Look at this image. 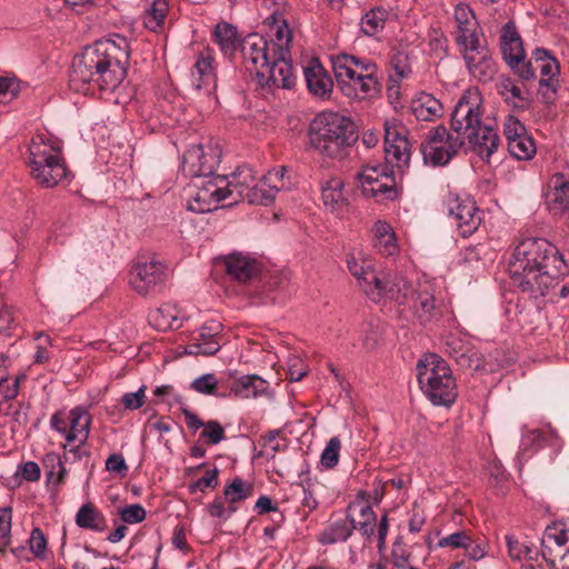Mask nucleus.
<instances>
[{
  "mask_svg": "<svg viewBox=\"0 0 569 569\" xmlns=\"http://www.w3.org/2000/svg\"><path fill=\"white\" fill-rule=\"evenodd\" d=\"M569 268L559 249L543 238H528L518 243L509 261V273L523 293L537 300L556 301L569 296Z\"/></svg>",
  "mask_w": 569,
  "mask_h": 569,
  "instance_id": "nucleus-1",
  "label": "nucleus"
},
{
  "mask_svg": "<svg viewBox=\"0 0 569 569\" xmlns=\"http://www.w3.org/2000/svg\"><path fill=\"white\" fill-rule=\"evenodd\" d=\"M129 57V42L120 34L84 47L72 60L70 87L91 96L114 92L127 76Z\"/></svg>",
  "mask_w": 569,
  "mask_h": 569,
  "instance_id": "nucleus-2",
  "label": "nucleus"
},
{
  "mask_svg": "<svg viewBox=\"0 0 569 569\" xmlns=\"http://www.w3.org/2000/svg\"><path fill=\"white\" fill-rule=\"evenodd\" d=\"M450 127L463 141L468 140L472 150L487 161L499 147L497 131L482 123V97L477 89L469 88L459 98L451 113Z\"/></svg>",
  "mask_w": 569,
  "mask_h": 569,
  "instance_id": "nucleus-3",
  "label": "nucleus"
},
{
  "mask_svg": "<svg viewBox=\"0 0 569 569\" xmlns=\"http://www.w3.org/2000/svg\"><path fill=\"white\" fill-rule=\"evenodd\" d=\"M256 176L248 166L238 167L230 176H216L196 183L197 191L189 201L188 208L194 212H210L220 207V203L232 206L247 200L251 193V186ZM224 207V204H222Z\"/></svg>",
  "mask_w": 569,
  "mask_h": 569,
  "instance_id": "nucleus-4",
  "label": "nucleus"
},
{
  "mask_svg": "<svg viewBox=\"0 0 569 569\" xmlns=\"http://www.w3.org/2000/svg\"><path fill=\"white\" fill-rule=\"evenodd\" d=\"M358 138L356 124L333 111L317 114L309 127L310 146L325 158L343 159Z\"/></svg>",
  "mask_w": 569,
  "mask_h": 569,
  "instance_id": "nucleus-5",
  "label": "nucleus"
},
{
  "mask_svg": "<svg viewBox=\"0 0 569 569\" xmlns=\"http://www.w3.org/2000/svg\"><path fill=\"white\" fill-rule=\"evenodd\" d=\"M331 62L337 86L345 97L362 100L379 93L378 67L372 61L340 53Z\"/></svg>",
  "mask_w": 569,
  "mask_h": 569,
  "instance_id": "nucleus-6",
  "label": "nucleus"
},
{
  "mask_svg": "<svg viewBox=\"0 0 569 569\" xmlns=\"http://www.w3.org/2000/svg\"><path fill=\"white\" fill-rule=\"evenodd\" d=\"M28 166L32 179L43 188H54L70 180V170L60 142L38 134L29 144Z\"/></svg>",
  "mask_w": 569,
  "mask_h": 569,
  "instance_id": "nucleus-7",
  "label": "nucleus"
},
{
  "mask_svg": "<svg viewBox=\"0 0 569 569\" xmlns=\"http://www.w3.org/2000/svg\"><path fill=\"white\" fill-rule=\"evenodd\" d=\"M420 389L435 406L450 407L458 389L452 371L445 359L436 353L425 355L417 363Z\"/></svg>",
  "mask_w": 569,
  "mask_h": 569,
  "instance_id": "nucleus-8",
  "label": "nucleus"
},
{
  "mask_svg": "<svg viewBox=\"0 0 569 569\" xmlns=\"http://www.w3.org/2000/svg\"><path fill=\"white\" fill-rule=\"evenodd\" d=\"M396 172L387 166H366L357 174L361 192L378 203L393 202L399 199L401 188L396 183Z\"/></svg>",
  "mask_w": 569,
  "mask_h": 569,
  "instance_id": "nucleus-9",
  "label": "nucleus"
},
{
  "mask_svg": "<svg viewBox=\"0 0 569 569\" xmlns=\"http://www.w3.org/2000/svg\"><path fill=\"white\" fill-rule=\"evenodd\" d=\"M465 144L463 139L448 132L445 126L430 129L420 150L423 161L433 167L447 164Z\"/></svg>",
  "mask_w": 569,
  "mask_h": 569,
  "instance_id": "nucleus-10",
  "label": "nucleus"
},
{
  "mask_svg": "<svg viewBox=\"0 0 569 569\" xmlns=\"http://www.w3.org/2000/svg\"><path fill=\"white\" fill-rule=\"evenodd\" d=\"M410 143L408 130L398 120L386 121L385 123V160L389 170L401 173L408 168L410 161Z\"/></svg>",
  "mask_w": 569,
  "mask_h": 569,
  "instance_id": "nucleus-11",
  "label": "nucleus"
},
{
  "mask_svg": "<svg viewBox=\"0 0 569 569\" xmlns=\"http://www.w3.org/2000/svg\"><path fill=\"white\" fill-rule=\"evenodd\" d=\"M221 151L212 142L191 146L182 157V170L187 176L212 178L220 162Z\"/></svg>",
  "mask_w": 569,
  "mask_h": 569,
  "instance_id": "nucleus-12",
  "label": "nucleus"
},
{
  "mask_svg": "<svg viewBox=\"0 0 569 569\" xmlns=\"http://www.w3.org/2000/svg\"><path fill=\"white\" fill-rule=\"evenodd\" d=\"M416 289L400 273H388L382 278L378 277L376 283L368 290V298L373 302H380L388 299L397 302L399 306L410 303V298Z\"/></svg>",
  "mask_w": 569,
  "mask_h": 569,
  "instance_id": "nucleus-13",
  "label": "nucleus"
},
{
  "mask_svg": "<svg viewBox=\"0 0 569 569\" xmlns=\"http://www.w3.org/2000/svg\"><path fill=\"white\" fill-rule=\"evenodd\" d=\"M410 302L415 318L425 327L439 322L447 311L446 305L435 297L432 284L429 282L419 283Z\"/></svg>",
  "mask_w": 569,
  "mask_h": 569,
  "instance_id": "nucleus-14",
  "label": "nucleus"
},
{
  "mask_svg": "<svg viewBox=\"0 0 569 569\" xmlns=\"http://www.w3.org/2000/svg\"><path fill=\"white\" fill-rule=\"evenodd\" d=\"M470 73L481 82L490 81L496 73V64L487 46L481 44L477 37L458 43Z\"/></svg>",
  "mask_w": 569,
  "mask_h": 569,
  "instance_id": "nucleus-15",
  "label": "nucleus"
},
{
  "mask_svg": "<svg viewBox=\"0 0 569 569\" xmlns=\"http://www.w3.org/2000/svg\"><path fill=\"white\" fill-rule=\"evenodd\" d=\"M241 51L246 69L257 79L264 77L273 59L269 41L258 33L248 34L242 41Z\"/></svg>",
  "mask_w": 569,
  "mask_h": 569,
  "instance_id": "nucleus-16",
  "label": "nucleus"
},
{
  "mask_svg": "<svg viewBox=\"0 0 569 569\" xmlns=\"http://www.w3.org/2000/svg\"><path fill=\"white\" fill-rule=\"evenodd\" d=\"M166 266L157 260L139 261L130 271V284L140 296H147L163 284L167 278Z\"/></svg>",
  "mask_w": 569,
  "mask_h": 569,
  "instance_id": "nucleus-17",
  "label": "nucleus"
},
{
  "mask_svg": "<svg viewBox=\"0 0 569 569\" xmlns=\"http://www.w3.org/2000/svg\"><path fill=\"white\" fill-rule=\"evenodd\" d=\"M503 134L509 153L518 160H529L537 151L533 139L528 134L525 124L515 116L509 114L503 122Z\"/></svg>",
  "mask_w": 569,
  "mask_h": 569,
  "instance_id": "nucleus-18",
  "label": "nucleus"
},
{
  "mask_svg": "<svg viewBox=\"0 0 569 569\" xmlns=\"http://www.w3.org/2000/svg\"><path fill=\"white\" fill-rule=\"evenodd\" d=\"M448 210L455 220L456 227L461 237L467 238L478 230L482 217L476 202L466 197L451 196L448 199Z\"/></svg>",
  "mask_w": 569,
  "mask_h": 569,
  "instance_id": "nucleus-19",
  "label": "nucleus"
},
{
  "mask_svg": "<svg viewBox=\"0 0 569 569\" xmlns=\"http://www.w3.org/2000/svg\"><path fill=\"white\" fill-rule=\"evenodd\" d=\"M532 63H536V69L540 72L539 92L545 102L551 103L559 84V63L557 59L543 48H537L532 52Z\"/></svg>",
  "mask_w": 569,
  "mask_h": 569,
  "instance_id": "nucleus-20",
  "label": "nucleus"
},
{
  "mask_svg": "<svg viewBox=\"0 0 569 569\" xmlns=\"http://www.w3.org/2000/svg\"><path fill=\"white\" fill-rule=\"evenodd\" d=\"M446 352L455 359L463 370H480L483 368V359L480 352L459 335H449L445 342Z\"/></svg>",
  "mask_w": 569,
  "mask_h": 569,
  "instance_id": "nucleus-21",
  "label": "nucleus"
},
{
  "mask_svg": "<svg viewBox=\"0 0 569 569\" xmlns=\"http://www.w3.org/2000/svg\"><path fill=\"white\" fill-rule=\"evenodd\" d=\"M222 325L219 321L206 322L196 337L186 346V353L192 356H213L221 348Z\"/></svg>",
  "mask_w": 569,
  "mask_h": 569,
  "instance_id": "nucleus-22",
  "label": "nucleus"
},
{
  "mask_svg": "<svg viewBox=\"0 0 569 569\" xmlns=\"http://www.w3.org/2000/svg\"><path fill=\"white\" fill-rule=\"evenodd\" d=\"M273 59L266 69V76L258 79L261 86H273L282 89H290L296 83L293 67L289 54H272Z\"/></svg>",
  "mask_w": 569,
  "mask_h": 569,
  "instance_id": "nucleus-23",
  "label": "nucleus"
},
{
  "mask_svg": "<svg viewBox=\"0 0 569 569\" xmlns=\"http://www.w3.org/2000/svg\"><path fill=\"white\" fill-rule=\"evenodd\" d=\"M569 530L563 525L548 526L541 539L542 559L551 569H558L556 561L561 551L568 548Z\"/></svg>",
  "mask_w": 569,
  "mask_h": 569,
  "instance_id": "nucleus-24",
  "label": "nucleus"
},
{
  "mask_svg": "<svg viewBox=\"0 0 569 569\" xmlns=\"http://www.w3.org/2000/svg\"><path fill=\"white\" fill-rule=\"evenodd\" d=\"M309 92L320 99H329L333 90V81L318 58H312L303 68Z\"/></svg>",
  "mask_w": 569,
  "mask_h": 569,
  "instance_id": "nucleus-25",
  "label": "nucleus"
},
{
  "mask_svg": "<svg viewBox=\"0 0 569 569\" xmlns=\"http://www.w3.org/2000/svg\"><path fill=\"white\" fill-rule=\"evenodd\" d=\"M224 267L228 276L240 282H247L258 272L256 259L233 252L224 258Z\"/></svg>",
  "mask_w": 569,
  "mask_h": 569,
  "instance_id": "nucleus-26",
  "label": "nucleus"
},
{
  "mask_svg": "<svg viewBox=\"0 0 569 569\" xmlns=\"http://www.w3.org/2000/svg\"><path fill=\"white\" fill-rule=\"evenodd\" d=\"M69 428L67 432V442H80L84 445L89 438L91 415L83 407H74L69 411Z\"/></svg>",
  "mask_w": 569,
  "mask_h": 569,
  "instance_id": "nucleus-27",
  "label": "nucleus"
},
{
  "mask_svg": "<svg viewBox=\"0 0 569 569\" xmlns=\"http://www.w3.org/2000/svg\"><path fill=\"white\" fill-rule=\"evenodd\" d=\"M268 390L269 382L258 375L241 376L236 379L230 387L231 393L243 399L267 395Z\"/></svg>",
  "mask_w": 569,
  "mask_h": 569,
  "instance_id": "nucleus-28",
  "label": "nucleus"
},
{
  "mask_svg": "<svg viewBox=\"0 0 569 569\" xmlns=\"http://www.w3.org/2000/svg\"><path fill=\"white\" fill-rule=\"evenodd\" d=\"M149 319L159 331L177 330L183 323V315L173 303H163L149 315Z\"/></svg>",
  "mask_w": 569,
  "mask_h": 569,
  "instance_id": "nucleus-29",
  "label": "nucleus"
},
{
  "mask_svg": "<svg viewBox=\"0 0 569 569\" xmlns=\"http://www.w3.org/2000/svg\"><path fill=\"white\" fill-rule=\"evenodd\" d=\"M358 510L360 519L356 520L349 512L347 518L349 522L356 526L363 537L370 538L375 533L377 517L372 507L365 501H353L348 506V511Z\"/></svg>",
  "mask_w": 569,
  "mask_h": 569,
  "instance_id": "nucleus-30",
  "label": "nucleus"
},
{
  "mask_svg": "<svg viewBox=\"0 0 569 569\" xmlns=\"http://www.w3.org/2000/svg\"><path fill=\"white\" fill-rule=\"evenodd\" d=\"M74 521L79 528L94 532H103L108 528L104 515L92 502L79 508Z\"/></svg>",
  "mask_w": 569,
  "mask_h": 569,
  "instance_id": "nucleus-31",
  "label": "nucleus"
},
{
  "mask_svg": "<svg viewBox=\"0 0 569 569\" xmlns=\"http://www.w3.org/2000/svg\"><path fill=\"white\" fill-rule=\"evenodd\" d=\"M343 181L338 177L327 179L321 184V197L325 207L331 212L341 210L346 204L343 194Z\"/></svg>",
  "mask_w": 569,
  "mask_h": 569,
  "instance_id": "nucleus-32",
  "label": "nucleus"
},
{
  "mask_svg": "<svg viewBox=\"0 0 569 569\" xmlns=\"http://www.w3.org/2000/svg\"><path fill=\"white\" fill-rule=\"evenodd\" d=\"M442 112V103L429 93H420L412 102V113L419 121H433L441 117Z\"/></svg>",
  "mask_w": 569,
  "mask_h": 569,
  "instance_id": "nucleus-33",
  "label": "nucleus"
},
{
  "mask_svg": "<svg viewBox=\"0 0 569 569\" xmlns=\"http://www.w3.org/2000/svg\"><path fill=\"white\" fill-rule=\"evenodd\" d=\"M455 20L457 23L458 36L457 43H465L466 40L477 37L476 17L471 8L466 3H458L455 8Z\"/></svg>",
  "mask_w": 569,
  "mask_h": 569,
  "instance_id": "nucleus-34",
  "label": "nucleus"
},
{
  "mask_svg": "<svg viewBox=\"0 0 569 569\" xmlns=\"http://www.w3.org/2000/svg\"><path fill=\"white\" fill-rule=\"evenodd\" d=\"M373 246L383 256H392L397 252L398 246L396 234L389 223L377 221L372 228Z\"/></svg>",
  "mask_w": 569,
  "mask_h": 569,
  "instance_id": "nucleus-35",
  "label": "nucleus"
},
{
  "mask_svg": "<svg viewBox=\"0 0 569 569\" xmlns=\"http://www.w3.org/2000/svg\"><path fill=\"white\" fill-rule=\"evenodd\" d=\"M356 526L349 523L347 519H338L332 522L320 533L318 541L322 545H333L340 541H347L352 535Z\"/></svg>",
  "mask_w": 569,
  "mask_h": 569,
  "instance_id": "nucleus-36",
  "label": "nucleus"
},
{
  "mask_svg": "<svg viewBox=\"0 0 569 569\" xmlns=\"http://www.w3.org/2000/svg\"><path fill=\"white\" fill-rule=\"evenodd\" d=\"M282 188H284V183L271 184L263 177L260 180L256 178L251 186L248 203L268 206L274 200L276 194Z\"/></svg>",
  "mask_w": 569,
  "mask_h": 569,
  "instance_id": "nucleus-37",
  "label": "nucleus"
},
{
  "mask_svg": "<svg viewBox=\"0 0 569 569\" xmlns=\"http://www.w3.org/2000/svg\"><path fill=\"white\" fill-rule=\"evenodd\" d=\"M551 192V204L553 209L565 210L569 207V178L565 173L552 174L549 181Z\"/></svg>",
  "mask_w": 569,
  "mask_h": 569,
  "instance_id": "nucleus-38",
  "label": "nucleus"
},
{
  "mask_svg": "<svg viewBox=\"0 0 569 569\" xmlns=\"http://www.w3.org/2000/svg\"><path fill=\"white\" fill-rule=\"evenodd\" d=\"M214 42L226 56H231L239 43L237 29L228 22H219L213 30Z\"/></svg>",
  "mask_w": 569,
  "mask_h": 569,
  "instance_id": "nucleus-39",
  "label": "nucleus"
},
{
  "mask_svg": "<svg viewBox=\"0 0 569 569\" xmlns=\"http://www.w3.org/2000/svg\"><path fill=\"white\" fill-rule=\"evenodd\" d=\"M389 12L381 7L370 9L361 18V31L368 37L379 33L385 28Z\"/></svg>",
  "mask_w": 569,
  "mask_h": 569,
  "instance_id": "nucleus-40",
  "label": "nucleus"
},
{
  "mask_svg": "<svg viewBox=\"0 0 569 569\" xmlns=\"http://www.w3.org/2000/svg\"><path fill=\"white\" fill-rule=\"evenodd\" d=\"M347 264L349 271L358 280L360 288L368 297V290L373 283H376L378 274L370 266H365L355 257L349 258L347 260Z\"/></svg>",
  "mask_w": 569,
  "mask_h": 569,
  "instance_id": "nucleus-41",
  "label": "nucleus"
},
{
  "mask_svg": "<svg viewBox=\"0 0 569 569\" xmlns=\"http://www.w3.org/2000/svg\"><path fill=\"white\" fill-rule=\"evenodd\" d=\"M213 57L209 49L201 51L199 58L194 63V72L193 76L198 74L197 87L200 89L202 87H209L214 82V72H213Z\"/></svg>",
  "mask_w": 569,
  "mask_h": 569,
  "instance_id": "nucleus-42",
  "label": "nucleus"
},
{
  "mask_svg": "<svg viewBox=\"0 0 569 569\" xmlns=\"http://www.w3.org/2000/svg\"><path fill=\"white\" fill-rule=\"evenodd\" d=\"M167 12V0H153L151 7L146 11L143 24L151 31H158L164 22Z\"/></svg>",
  "mask_w": 569,
  "mask_h": 569,
  "instance_id": "nucleus-43",
  "label": "nucleus"
},
{
  "mask_svg": "<svg viewBox=\"0 0 569 569\" xmlns=\"http://www.w3.org/2000/svg\"><path fill=\"white\" fill-rule=\"evenodd\" d=\"M501 94L506 101H512L516 108L527 109L530 104L528 92L517 86L511 79H506L501 83Z\"/></svg>",
  "mask_w": 569,
  "mask_h": 569,
  "instance_id": "nucleus-44",
  "label": "nucleus"
},
{
  "mask_svg": "<svg viewBox=\"0 0 569 569\" xmlns=\"http://www.w3.org/2000/svg\"><path fill=\"white\" fill-rule=\"evenodd\" d=\"M292 33L286 20L277 26L274 38L269 41L272 54H290Z\"/></svg>",
  "mask_w": 569,
  "mask_h": 569,
  "instance_id": "nucleus-45",
  "label": "nucleus"
},
{
  "mask_svg": "<svg viewBox=\"0 0 569 569\" xmlns=\"http://www.w3.org/2000/svg\"><path fill=\"white\" fill-rule=\"evenodd\" d=\"M252 485L246 482L243 479L236 477L224 490V499L233 506V503L242 501L252 495Z\"/></svg>",
  "mask_w": 569,
  "mask_h": 569,
  "instance_id": "nucleus-46",
  "label": "nucleus"
},
{
  "mask_svg": "<svg viewBox=\"0 0 569 569\" xmlns=\"http://www.w3.org/2000/svg\"><path fill=\"white\" fill-rule=\"evenodd\" d=\"M341 441L339 437H332L321 452L320 462L326 469L335 468L339 462Z\"/></svg>",
  "mask_w": 569,
  "mask_h": 569,
  "instance_id": "nucleus-47",
  "label": "nucleus"
},
{
  "mask_svg": "<svg viewBox=\"0 0 569 569\" xmlns=\"http://www.w3.org/2000/svg\"><path fill=\"white\" fill-rule=\"evenodd\" d=\"M390 66L399 80L408 78L412 71L409 56L402 51H397L392 54Z\"/></svg>",
  "mask_w": 569,
  "mask_h": 569,
  "instance_id": "nucleus-48",
  "label": "nucleus"
},
{
  "mask_svg": "<svg viewBox=\"0 0 569 569\" xmlns=\"http://www.w3.org/2000/svg\"><path fill=\"white\" fill-rule=\"evenodd\" d=\"M506 543L508 548V555L515 561H522L525 555L530 553V547L532 546L526 541H520L512 535L506 536Z\"/></svg>",
  "mask_w": 569,
  "mask_h": 569,
  "instance_id": "nucleus-49",
  "label": "nucleus"
},
{
  "mask_svg": "<svg viewBox=\"0 0 569 569\" xmlns=\"http://www.w3.org/2000/svg\"><path fill=\"white\" fill-rule=\"evenodd\" d=\"M472 538L466 531H457L439 540V547L463 548L468 549L471 546Z\"/></svg>",
  "mask_w": 569,
  "mask_h": 569,
  "instance_id": "nucleus-50",
  "label": "nucleus"
},
{
  "mask_svg": "<svg viewBox=\"0 0 569 569\" xmlns=\"http://www.w3.org/2000/svg\"><path fill=\"white\" fill-rule=\"evenodd\" d=\"M217 486H218V469L214 468L212 470H209L206 473V476L191 482L188 486V489L191 495H194L198 491L204 492L208 488H216Z\"/></svg>",
  "mask_w": 569,
  "mask_h": 569,
  "instance_id": "nucleus-51",
  "label": "nucleus"
},
{
  "mask_svg": "<svg viewBox=\"0 0 569 569\" xmlns=\"http://www.w3.org/2000/svg\"><path fill=\"white\" fill-rule=\"evenodd\" d=\"M200 437L207 439L209 445H217L224 439V429L217 420H209L206 422Z\"/></svg>",
  "mask_w": 569,
  "mask_h": 569,
  "instance_id": "nucleus-52",
  "label": "nucleus"
},
{
  "mask_svg": "<svg viewBox=\"0 0 569 569\" xmlns=\"http://www.w3.org/2000/svg\"><path fill=\"white\" fill-rule=\"evenodd\" d=\"M11 508L6 507L0 515V552L6 551L10 543Z\"/></svg>",
  "mask_w": 569,
  "mask_h": 569,
  "instance_id": "nucleus-53",
  "label": "nucleus"
},
{
  "mask_svg": "<svg viewBox=\"0 0 569 569\" xmlns=\"http://www.w3.org/2000/svg\"><path fill=\"white\" fill-rule=\"evenodd\" d=\"M146 510L139 503L129 505L119 510V516L124 523H139L146 519Z\"/></svg>",
  "mask_w": 569,
  "mask_h": 569,
  "instance_id": "nucleus-54",
  "label": "nucleus"
},
{
  "mask_svg": "<svg viewBox=\"0 0 569 569\" xmlns=\"http://www.w3.org/2000/svg\"><path fill=\"white\" fill-rule=\"evenodd\" d=\"M218 386V380L213 373H204L191 383V388L199 393L214 395Z\"/></svg>",
  "mask_w": 569,
  "mask_h": 569,
  "instance_id": "nucleus-55",
  "label": "nucleus"
},
{
  "mask_svg": "<svg viewBox=\"0 0 569 569\" xmlns=\"http://www.w3.org/2000/svg\"><path fill=\"white\" fill-rule=\"evenodd\" d=\"M29 546L31 552L38 559H44L46 558V550H47V539L40 528H34L31 531L30 539H29Z\"/></svg>",
  "mask_w": 569,
  "mask_h": 569,
  "instance_id": "nucleus-56",
  "label": "nucleus"
},
{
  "mask_svg": "<svg viewBox=\"0 0 569 569\" xmlns=\"http://www.w3.org/2000/svg\"><path fill=\"white\" fill-rule=\"evenodd\" d=\"M44 463L51 465V470L48 472V478L52 479V477L54 475V468L57 467L58 471H57V479L54 480V482L57 485L62 483L66 478V475H67V469L63 466V462H62L60 456L56 452H49L46 455Z\"/></svg>",
  "mask_w": 569,
  "mask_h": 569,
  "instance_id": "nucleus-57",
  "label": "nucleus"
},
{
  "mask_svg": "<svg viewBox=\"0 0 569 569\" xmlns=\"http://www.w3.org/2000/svg\"><path fill=\"white\" fill-rule=\"evenodd\" d=\"M208 512L211 517L220 518L223 520H227L231 517L233 512H236L237 508L229 503L228 507H226L224 501L222 498H216L209 506H208Z\"/></svg>",
  "mask_w": 569,
  "mask_h": 569,
  "instance_id": "nucleus-58",
  "label": "nucleus"
},
{
  "mask_svg": "<svg viewBox=\"0 0 569 569\" xmlns=\"http://www.w3.org/2000/svg\"><path fill=\"white\" fill-rule=\"evenodd\" d=\"M501 51L508 64L511 62L519 63L520 58H526L522 41L501 43Z\"/></svg>",
  "mask_w": 569,
  "mask_h": 569,
  "instance_id": "nucleus-59",
  "label": "nucleus"
},
{
  "mask_svg": "<svg viewBox=\"0 0 569 569\" xmlns=\"http://www.w3.org/2000/svg\"><path fill=\"white\" fill-rule=\"evenodd\" d=\"M146 387L142 386L136 392H128L122 396V405L127 410H137L144 405V395Z\"/></svg>",
  "mask_w": 569,
  "mask_h": 569,
  "instance_id": "nucleus-60",
  "label": "nucleus"
},
{
  "mask_svg": "<svg viewBox=\"0 0 569 569\" xmlns=\"http://www.w3.org/2000/svg\"><path fill=\"white\" fill-rule=\"evenodd\" d=\"M522 79L531 80L536 77V63H532V58L528 61L525 58L519 59V63L511 62L509 64Z\"/></svg>",
  "mask_w": 569,
  "mask_h": 569,
  "instance_id": "nucleus-61",
  "label": "nucleus"
},
{
  "mask_svg": "<svg viewBox=\"0 0 569 569\" xmlns=\"http://www.w3.org/2000/svg\"><path fill=\"white\" fill-rule=\"evenodd\" d=\"M18 473L23 480L34 482L40 479L41 469L37 462L28 461L19 466Z\"/></svg>",
  "mask_w": 569,
  "mask_h": 569,
  "instance_id": "nucleus-62",
  "label": "nucleus"
},
{
  "mask_svg": "<svg viewBox=\"0 0 569 569\" xmlns=\"http://www.w3.org/2000/svg\"><path fill=\"white\" fill-rule=\"evenodd\" d=\"M69 412L64 410H60L54 412L50 419V427L57 431L58 433L64 436L67 438V432L69 428Z\"/></svg>",
  "mask_w": 569,
  "mask_h": 569,
  "instance_id": "nucleus-63",
  "label": "nucleus"
},
{
  "mask_svg": "<svg viewBox=\"0 0 569 569\" xmlns=\"http://www.w3.org/2000/svg\"><path fill=\"white\" fill-rule=\"evenodd\" d=\"M18 382H11L9 378H0V397L2 401H9L18 396Z\"/></svg>",
  "mask_w": 569,
  "mask_h": 569,
  "instance_id": "nucleus-64",
  "label": "nucleus"
}]
</instances>
